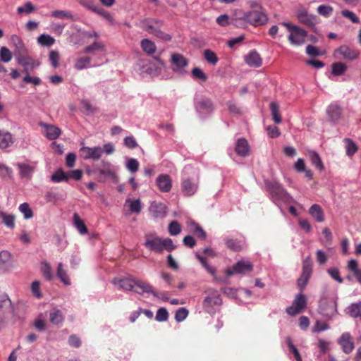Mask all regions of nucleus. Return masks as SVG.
<instances>
[{"label":"nucleus","mask_w":361,"mask_h":361,"mask_svg":"<svg viewBox=\"0 0 361 361\" xmlns=\"http://www.w3.org/2000/svg\"><path fill=\"white\" fill-rule=\"evenodd\" d=\"M235 152L238 155L245 157L249 154L250 146L245 138H239L235 144Z\"/></svg>","instance_id":"a878e982"},{"label":"nucleus","mask_w":361,"mask_h":361,"mask_svg":"<svg viewBox=\"0 0 361 361\" xmlns=\"http://www.w3.org/2000/svg\"><path fill=\"white\" fill-rule=\"evenodd\" d=\"M270 110L271 112L272 119L274 123H280L281 122V117L279 114V105L274 102H271Z\"/></svg>","instance_id":"09e8293b"},{"label":"nucleus","mask_w":361,"mask_h":361,"mask_svg":"<svg viewBox=\"0 0 361 361\" xmlns=\"http://www.w3.org/2000/svg\"><path fill=\"white\" fill-rule=\"evenodd\" d=\"M281 25L290 32L288 39L292 44L299 46L305 43L307 34L305 30L289 23L283 22Z\"/></svg>","instance_id":"39448f33"},{"label":"nucleus","mask_w":361,"mask_h":361,"mask_svg":"<svg viewBox=\"0 0 361 361\" xmlns=\"http://www.w3.org/2000/svg\"><path fill=\"white\" fill-rule=\"evenodd\" d=\"M0 59L4 63L9 62L12 59L11 51L6 47L0 49Z\"/></svg>","instance_id":"bf43d9fd"},{"label":"nucleus","mask_w":361,"mask_h":361,"mask_svg":"<svg viewBox=\"0 0 361 361\" xmlns=\"http://www.w3.org/2000/svg\"><path fill=\"white\" fill-rule=\"evenodd\" d=\"M14 309L11 300L6 294H0V329L4 326L6 319L13 314Z\"/></svg>","instance_id":"6e6552de"},{"label":"nucleus","mask_w":361,"mask_h":361,"mask_svg":"<svg viewBox=\"0 0 361 361\" xmlns=\"http://www.w3.org/2000/svg\"><path fill=\"white\" fill-rule=\"evenodd\" d=\"M171 61L173 66V70L179 73H183L184 68L188 64L187 59L178 53L171 55Z\"/></svg>","instance_id":"f3484780"},{"label":"nucleus","mask_w":361,"mask_h":361,"mask_svg":"<svg viewBox=\"0 0 361 361\" xmlns=\"http://www.w3.org/2000/svg\"><path fill=\"white\" fill-rule=\"evenodd\" d=\"M312 269L311 262L308 259L304 260L301 276L309 279L312 274Z\"/></svg>","instance_id":"4d7b16f0"},{"label":"nucleus","mask_w":361,"mask_h":361,"mask_svg":"<svg viewBox=\"0 0 361 361\" xmlns=\"http://www.w3.org/2000/svg\"><path fill=\"white\" fill-rule=\"evenodd\" d=\"M338 343L341 345L342 350L345 354H350L355 348V343L350 333L344 332L338 339Z\"/></svg>","instance_id":"4468645a"},{"label":"nucleus","mask_w":361,"mask_h":361,"mask_svg":"<svg viewBox=\"0 0 361 361\" xmlns=\"http://www.w3.org/2000/svg\"><path fill=\"white\" fill-rule=\"evenodd\" d=\"M224 242L227 247L233 251H239L241 250V245L236 239L226 238Z\"/></svg>","instance_id":"8fccbe9b"},{"label":"nucleus","mask_w":361,"mask_h":361,"mask_svg":"<svg viewBox=\"0 0 361 361\" xmlns=\"http://www.w3.org/2000/svg\"><path fill=\"white\" fill-rule=\"evenodd\" d=\"M296 16L299 22L307 27H314L318 23L317 17L307 13L305 8H299L296 11Z\"/></svg>","instance_id":"9d476101"},{"label":"nucleus","mask_w":361,"mask_h":361,"mask_svg":"<svg viewBox=\"0 0 361 361\" xmlns=\"http://www.w3.org/2000/svg\"><path fill=\"white\" fill-rule=\"evenodd\" d=\"M145 247L151 252L156 253L162 252L161 238L155 235H146Z\"/></svg>","instance_id":"ddd939ff"},{"label":"nucleus","mask_w":361,"mask_h":361,"mask_svg":"<svg viewBox=\"0 0 361 361\" xmlns=\"http://www.w3.org/2000/svg\"><path fill=\"white\" fill-rule=\"evenodd\" d=\"M92 11L104 17L105 19H106L108 21L111 23L114 21V18L110 14V13L100 8L97 5L95 6L94 9H93Z\"/></svg>","instance_id":"e2e57ef3"},{"label":"nucleus","mask_w":361,"mask_h":361,"mask_svg":"<svg viewBox=\"0 0 361 361\" xmlns=\"http://www.w3.org/2000/svg\"><path fill=\"white\" fill-rule=\"evenodd\" d=\"M34 10H35V7H34L33 4L30 1H27L24 4V6H19L17 8V11H18V14H22V13H30L32 11H34Z\"/></svg>","instance_id":"338daca9"},{"label":"nucleus","mask_w":361,"mask_h":361,"mask_svg":"<svg viewBox=\"0 0 361 361\" xmlns=\"http://www.w3.org/2000/svg\"><path fill=\"white\" fill-rule=\"evenodd\" d=\"M134 287L137 288L133 289V291L139 295H143L144 293L152 295L154 291V288L152 285L137 278H135L134 280Z\"/></svg>","instance_id":"4be33fe9"},{"label":"nucleus","mask_w":361,"mask_h":361,"mask_svg":"<svg viewBox=\"0 0 361 361\" xmlns=\"http://www.w3.org/2000/svg\"><path fill=\"white\" fill-rule=\"evenodd\" d=\"M50 180L54 183L67 182L66 172L62 169H58L51 176Z\"/></svg>","instance_id":"c03bdc74"},{"label":"nucleus","mask_w":361,"mask_h":361,"mask_svg":"<svg viewBox=\"0 0 361 361\" xmlns=\"http://www.w3.org/2000/svg\"><path fill=\"white\" fill-rule=\"evenodd\" d=\"M266 186L273 202L280 206L281 204L289 203L292 197L279 182L276 180L266 182Z\"/></svg>","instance_id":"f03ea898"},{"label":"nucleus","mask_w":361,"mask_h":361,"mask_svg":"<svg viewBox=\"0 0 361 361\" xmlns=\"http://www.w3.org/2000/svg\"><path fill=\"white\" fill-rule=\"evenodd\" d=\"M56 274L61 281L66 286L71 284V280L66 271L63 269V265L61 262L58 264Z\"/></svg>","instance_id":"e433bc0d"},{"label":"nucleus","mask_w":361,"mask_h":361,"mask_svg":"<svg viewBox=\"0 0 361 361\" xmlns=\"http://www.w3.org/2000/svg\"><path fill=\"white\" fill-rule=\"evenodd\" d=\"M199 187V176L197 169L191 165H186L182 171L181 192L184 196L195 195Z\"/></svg>","instance_id":"f257e3e1"},{"label":"nucleus","mask_w":361,"mask_h":361,"mask_svg":"<svg viewBox=\"0 0 361 361\" xmlns=\"http://www.w3.org/2000/svg\"><path fill=\"white\" fill-rule=\"evenodd\" d=\"M12 267V256L11 254L6 251L3 250L0 252V268L3 269H8Z\"/></svg>","instance_id":"c85d7f7f"},{"label":"nucleus","mask_w":361,"mask_h":361,"mask_svg":"<svg viewBox=\"0 0 361 361\" xmlns=\"http://www.w3.org/2000/svg\"><path fill=\"white\" fill-rule=\"evenodd\" d=\"M344 142L345 143L346 154L348 156L353 155L357 152V146L355 143L349 138H345Z\"/></svg>","instance_id":"6e6d98bb"},{"label":"nucleus","mask_w":361,"mask_h":361,"mask_svg":"<svg viewBox=\"0 0 361 361\" xmlns=\"http://www.w3.org/2000/svg\"><path fill=\"white\" fill-rule=\"evenodd\" d=\"M243 20L252 25L259 26L265 24L268 19L260 9H256L245 13Z\"/></svg>","instance_id":"1a4fd4ad"},{"label":"nucleus","mask_w":361,"mask_h":361,"mask_svg":"<svg viewBox=\"0 0 361 361\" xmlns=\"http://www.w3.org/2000/svg\"><path fill=\"white\" fill-rule=\"evenodd\" d=\"M192 75L194 78L200 80L201 81H206L207 80V75L203 72V71L199 67H195L192 70Z\"/></svg>","instance_id":"680f3d73"},{"label":"nucleus","mask_w":361,"mask_h":361,"mask_svg":"<svg viewBox=\"0 0 361 361\" xmlns=\"http://www.w3.org/2000/svg\"><path fill=\"white\" fill-rule=\"evenodd\" d=\"M162 25L163 21L155 18L145 19L142 22V27L146 32L163 41H170L171 35L161 30Z\"/></svg>","instance_id":"7ed1b4c3"},{"label":"nucleus","mask_w":361,"mask_h":361,"mask_svg":"<svg viewBox=\"0 0 361 361\" xmlns=\"http://www.w3.org/2000/svg\"><path fill=\"white\" fill-rule=\"evenodd\" d=\"M307 304V300L305 295L300 293L296 295L293 302V305L302 310L305 307Z\"/></svg>","instance_id":"603ef678"},{"label":"nucleus","mask_w":361,"mask_h":361,"mask_svg":"<svg viewBox=\"0 0 361 361\" xmlns=\"http://www.w3.org/2000/svg\"><path fill=\"white\" fill-rule=\"evenodd\" d=\"M245 62L247 65L252 67H259L262 65V59L260 55L256 51H250L245 57Z\"/></svg>","instance_id":"bb28decb"},{"label":"nucleus","mask_w":361,"mask_h":361,"mask_svg":"<svg viewBox=\"0 0 361 361\" xmlns=\"http://www.w3.org/2000/svg\"><path fill=\"white\" fill-rule=\"evenodd\" d=\"M25 54H21L16 56L18 63L23 66L24 72L29 73V68L32 69L33 68L38 66L36 64L33 59L29 56H26Z\"/></svg>","instance_id":"5701e85b"},{"label":"nucleus","mask_w":361,"mask_h":361,"mask_svg":"<svg viewBox=\"0 0 361 361\" xmlns=\"http://www.w3.org/2000/svg\"><path fill=\"white\" fill-rule=\"evenodd\" d=\"M11 41L13 45L15 47L14 54L15 56L25 54L27 52V49L23 42L22 39L16 35H13L11 37Z\"/></svg>","instance_id":"cd10ccee"},{"label":"nucleus","mask_w":361,"mask_h":361,"mask_svg":"<svg viewBox=\"0 0 361 361\" xmlns=\"http://www.w3.org/2000/svg\"><path fill=\"white\" fill-rule=\"evenodd\" d=\"M204 59L212 65H216L219 61L216 54L210 49H205L204 51Z\"/></svg>","instance_id":"3c124183"},{"label":"nucleus","mask_w":361,"mask_h":361,"mask_svg":"<svg viewBox=\"0 0 361 361\" xmlns=\"http://www.w3.org/2000/svg\"><path fill=\"white\" fill-rule=\"evenodd\" d=\"M67 176V182L70 180H80L82 176V171L80 169L71 170L66 172Z\"/></svg>","instance_id":"864d4df0"},{"label":"nucleus","mask_w":361,"mask_h":361,"mask_svg":"<svg viewBox=\"0 0 361 361\" xmlns=\"http://www.w3.org/2000/svg\"><path fill=\"white\" fill-rule=\"evenodd\" d=\"M196 257L200 260L201 264L204 267V269L209 273L211 274L213 276H214L216 278V280H218L219 281H221V282H224L225 283L226 281L224 279H221V278H216V276H215V273H216V269L213 267H211L209 266L205 258L200 255V254L197 253L196 254Z\"/></svg>","instance_id":"c9c22d12"},{"label":"nucleus","mask_w":361,"mask_h":361,"mask_svg":"<svg viewBox=\"0 0 361 361\" xmlns=\"http://www.w3.org/2000/svg\"><path fill=\"white\" fill-rule=\"evenodd\" d=\"M347 310L348 314L352 317L361 318V302L351 304Z\"/></svg>","instance_id":"a19ab883"},{"label":"nucleus","mask_w":361,"mask_h":361,"mask_svg":"<svg viewBox=\"0 0 361 361\" xmlns=\"http://www.w3.org/2000/svg\"><path fill=\"white\" fill-rule=\"evenodd\" d=\"M331 66V73L336 76L342 75L347 70V66L342 62L334 63Z\"/></svg>","instance_id":"a18cd8bd"},{"label":"nucleus","mask_w":361,"mask_h":361,"mask_svg":"<svg viewBox=\"0 0 361 361\" xmlns=\"http://www.w3.org/2000/svg\"><path fill=\"white\" fill-rule=\"evenodd\" d=\"M73 225L77 228L80 234L85 235L87 233V228L84 221L80 219V216L77 213L73 214Z\"/></svg>","instance_id":"f704fd0d"},{"label":"nucleus","mask_w":361,"mask_h":361,"mask_svg":"<svg viewBox=\"0 0 361 361\" xmlns=\"http://www.w3.org/2000/svg\"><path fill=\"white\" fill-rule=\"evenodd\" d=\"M181 231L180 225L176 221H173L169 224V232L171 235H177Z\"/></svg>","instance_id":"69168bd1"},{"label":"nucleus","mask_w":361,"mask_h":361,"mask_svg":"<svg viewBox=\"0 0 361 361\" xmlns=\"http://www.w3.org/2000/svg\"><path fill=\"white\" fill-rule=\"evenodd\" d=\"M41 273L42 276L48 281H51L54 278V275L51 272V269L50 264L46 261H44L42 262L41 268H40Z\"/></svg>","instance_id":"37998d69"},{"label":"nucleus","mask_w":361,"mask_h":361,"mask_svg":"<svg viewBox=\"0 0 361 361\" xmlns=\"http://www.w3.org/2000/svg\"><path fill=\"white\" fill-rule=\"evenodd\" d=\"M16 166L19 171V175L21 178H31L32 173H34L36 167V163L34 162L32 164L18 162Z\"/></svg>","instance_id":"aec40b11"},{"label":"nucleus","mask_w":361,"mask_h":361,"mask_svg":"<svg viewBox=\"0 0 361 361\" xmlns=\"http://www.w3.org/2000/svg\"><path fill=\"white\" fill-rule=\"evenodd\" d=\"M91 58L90 57H80L76 59L74 63V68L76 70L80 71L87 68L90 66Z\"/></svg>","instance_id":"79ce46f5"},{"label":"nucleus","mask_w":361,"mask_h":361,"mask_svg":"<svg viewBox=\"0 0 361 361\" xmlns=\"http://www.w3.org/2000/svg\"><path fill=\"white\" fill-rule=\"evenodd\" d=\"M149 213L154 219H163L166 214V207L164 203L152 202L149 208Z\"/></svg>","instance_id":"6ab92c4d"},{"label":"nucleus","mask_w":361,"mask_h":361,"mask_svg":"<svg viewBox=\"0 0 361 361\" xmlns=\"http://www.w3.org/2000/svg\"><path fill=\"white\" fill-rule=\"evenodd\" d=\"M221 305V298L216 291L205 297L202 302L204 310L210 314H214Z\"/></svg>","instance_id":"0eeeda50"},{"label":"nucleus","mask_w":361,"mask_h":361,"mask_svg":"<svg viewBox=\"0 0 361 361\" xmlns=\"http://www.w3.org/2000/svg\"><path fill=\"white\" fill-rule=\"evenodd\" d=\"M338 54L341 55L344 59L353 61L359 56L360 53L356 49L350 48L346 45H342L335 51V57H338Z\"/></svg>","instance_id":"2eb2a0df"},{"label":"nucleus","mask_w":361,"mask_h":361,"mask_svg":"<svg viewBox=\"0 0 361 361\" xmlns=\"http://www.w3.org/2000/svg\"><path fill=\"white\" fill-rule=\"evenodd\" d=\"M81 157L84 159L99 160L103 154V149L100 146L93 147L83 146L80 149Z\"/></svg>","instance_id":"9b49d317"},{"label":"nucleus","mask_w":361,"mask_h":361,"mask_svg":"<svg viewBox=\"0 0 361 361\" xmlns=\"http://www.w3.org/2000/svg\"><path fill=\"white\" fill-rule=\"evenodd\" d=\"M189 231L201 239H205L207 234L204 229L196 222L191 221L188 223Z\"/></svg>","instance_id":"c756f323"},{"label":"nucleus","mask_w":361,"mask_h":361,"mask_svg":"<svg viewBox=\"0 0 361 361\" xmlns=\"http://www.w3.org/2000/svg\"><path fill=\"white\" fill-rule=\"evenodd\" d=\"M126 169L131 173H135L139 168V162L135 158H129L126 162Z\"/></svg>","instance_id":"13d9d810"},{"label":"nucleus","mask_w":361,"mask_h":361,"mask_svg":"<svg viewBox=\"0 0 361 361\" xmlns=\"http://www.w3.org/2000/svg\"><path fill=\"white\" fill-rule=\"evenodd\" d=\"M168 318L169 312L165 307H160L159 309H158L155 317V319L157 322H166L167 321Z\"/></svg>","instance_id":"052dcab7"},{"label":"nucleus","mask_w":361,"mask_h":361,"mask_svg":"<svg viewBox=\"0 0 361 361\" xmlns=\"http://www.w3.org/2000/svg\"><path fill=\"white\" fill-rule=\"evenodd\" d=\"M156 184L162 192H169L172 188V181L167 174H160L156 179Z\"/></svg>","instance_id":"412c9836"},{"label":"nucleus","mask_w":361,"mask_h":361,"mask_svg":"<svg viewBox=\"0 0 361 361\" xmlns=\"http://www.w3.org/2000/svg\"><path fill=\"white\" fill-rule=\"evenodd\" d=\"M39 125L44 128L43 133L49 140H54L57 139L61 134V129L56 126L47 124L43 122H40Z\"/></svg>","instance_id":"a211bd4d"},{"label":"nucleus","mask_w":361,"mask_h":361,"mask_svg":"<svg viewBox=\"0 0 361 361\" xmlns=\"http://www.w3.org/2000/svg\"><path fill=\"white\" fill-rule=\"evenodd\" d=\"M49 320L51 324L59 325L63 323L64 316L60 310L54 309L49 313Z\"/></svg>","instance_id":"473e14b6"},{"label":"nucleus","mask_w":361,"mask_h":361,"mask_svg":"<svg viewBox=\"0 0 361 361\" xmlns=\"http://www.w3.org/2000/svg\"><path fill=\"white\" fill-rule=\"evenodd\" d=\"M309 213L317 222L324 221V212L322 207L319 204H312L309 209Z\"/></svg>","instance_id":"7c9ffc66"},{"label":"nucleus","mask_w":361,"mask_h":361,"mask_svg":"<svg viewBox=\"0 0 361 361\" xmlns=\"http://www.w3.org/2000/svg\"><path fill=\"white\" fill-rule=\"evenodd\" d=\"M188 314V311L185 307H180L176 310L175 314V319L178 322H181L186 319Z\"/></svg>","instance_id":"0e129e2a"},{"label":"nucleus","mask_w":361,"mask_h":361,"mask_svg":"<svg viewBox=\"0 0 361 361\" xmlns=\"http://www.w3.org/2000/svg\"><path fill=\"white\" fill-rule=\"evenodd\" d=\"M0 217L8 228H13L15 227V216L13 215L0 212Z\"/></svg>","instance_id":"de8ad7c7"},{"label":"nucleus","mask_w":361,"mask_h":361,"mask_svg":"<svg viewBox=\"0 0 361 361\" xmlns=\"http://www.w3.org/2000/svg\"><path fill=\"white\" fill-rule=\"evenodd\" d=\"M308 155L312 164L319 171H322L324 169V164L319 154L314 151H311L309 152Z\"/></svg>","instance_id":"58836bf2"},{"label":"nucleus","mask_w":361,"mask_h":361,"mask_svg":"<svg viewBox=\"0 0 361 361\" xmlns=\"http://www.w3.org/2000/svg\"><path fill=\"white\" fill-rule=\"evenodd\" d=\"M18 209L23 214L25 219H29L33 216V212L27 202L20 204Z\"/></svg>","instance_id":"5fc2aeb1"},{"label":"nucleus","mask_w":361,"mask_h":361,"mask_svg":"<svg viewBox=\"0 0 361 361\" xmlns=\"http://www.w3.org/2000/svg\"><path fill=\"white\" fill-rule=\"evenodd\" d=\"M125 204L128 206L130 213L138 214L141 212L142 205L140 199L132 200L128 197L126 200Z\"/></svg>","instance_id":"2f4dec72"},{"label":"nucleus","mask_w":361,"mask_h":361,"mask_svg":"<svg viewBox=\"0 0 361 361\" xmlns=\"http://www.w3.org/2000/svg\"><path fill=\"white\" fill-rule=\"evenodd\" d=\"M161 247L162 252L164 250L171 252L176 248V246L171 238H161Z\"/></svg>","instance_id":"774afa93"},{"label":"nucleus","mask_w":361,"mask_h":361,"mask_svg":"<svg viewBox=\"0 0 361 361\" xmlns=\"http://www.w3.org/2000/svg\"><path fill=\"white\" fill-rule=\"evenodd\" d=\"M94 51L104 53L105 51V47L103 43L101 42H94L92 44L85 47L83 50V53L85 54H90Z\"/></svg>","instance_id":"ea45409f"},{"label":"nucleus","mask_w":361,"mask_h":361,"mask_svg":"<svg viewBox=\"0 0 361 361\" xmlns=\"http://www.w3.org/2000/svg\"><path fill=\"white\" fill-rule=\"evenodd\" d=\"M252 270V265L247 261H239L235 264L232 267L228 268L226 271V274L228 276H231L234 274H245Z\"/></svg>","instance_id":"f8f14e48"},{"label":"nucleus","mask_w":361,"mask_h":361,"mask_svg":"<svg viewBox=\"0 0 361 361\" xmlns=\"http://www.w3.org/2000/svg\"><path fill=\"white\" fill-rule=\"evenodd\" d=\"M14 141L15 138L10 132L0 130V149H4L11 147Z\"/></svg>","instance_id":"b1692460"},{"label":"nucleus","mask_w":361,"mask_h":361,"mask_svg":"<svg viewBox=\"0 0 361 361\" xmlns=\"http://www.w3.org/2000/svg\"><path fill=\"white\" fill-rule=\"evenodd\" d=\"M134 277L127 278H115L112 283L118 290L123 291H133L134 289Z\"/></svg>","instance_id":"dca6fc26"},{"label":"nucleus","mask_w":361,"mask_h":361,"mask_svg":"<svg viewBox=\"0 0 361 361\" xmlns=\"http://www.w3.org/2000/svg\"><path fill=\"white\" fill-rule=\"evenodd\" d=\"M326 113L329 120L331 122H337L341 116V109L337 104H331L327 109Z\"/></svg>","instance_id":"393cba45"},{"label":"nucleus","mask_w":361,"mask_h":361,"mask_svg":"<svg viewBox=\"0 0 361 361\" xmlns=\"http://www.w3.org/2000/svg\"><path fill=\"white\" fill-rule=\"evenodd\" d=\"M37 42L43 47H51L54 44L55 39L49 35L42 34L37 37Z\"/></svg>","instance_id":"49530a36"},{"label":"nucleus","mask_w":361,"mask_h":361,"mask_svg":"<svg viewBox=\"0 0 361 361\" xmlns=\"http://www.w3.org/2000/svg\"><path fill=\"white\" fill-rule=\"evenodd\" d=\"M98 181L105 182L106 178L111 179L113 182L118 181L116 175L117 168L112 165L109 161L102 160L100 166H97Z\"/></svg>","instance_id":"20e7f679"},{"label":"nucleus","mask_w":361,"mask_h":361,"mask_svg":"<svg viewBox=\"0 0 361 361\" xmlns=\"http://www.w3.org/2000/svg\"><path fill=\"white\" fill-rule=\"evenodd\" d=\"M336 314L337 307L336 302L328 303L325 307L322 308V314L329 319L332 318Z\"/></svg>","instance_id":"4c0bfd02"},{"label":"nucleus","mask_w":361,"mask_h":361,"mask_svg":"<svg viewBox=\"0 0 361 361\" xmlns=\"http://www.w3.org/2000/svg\"><path fill=\"white\" fill-rule=\"evenodd\" d=\"M195 106L196 111L202 117L212 114L214 110L212 101L209 97L201 94L195 96Z\"/></svg>","instance_id":"423d86ee"},{"label":"nucleus","mask_w":361,"mask_h":361,"mask_svg":"<svg viewBox=\"0 0 361 361\" xmlns=\"http://www.w3.org/2000/svg\"><path fill=\"white\" fill-rule=\"evenodd\" d=\"M140 45L142 50L147 55H152L156 51L157 47L155 44L148 39H143L140 42Z\"/></svg>","instance_id":"72a5a7b5"}]
</instances>
